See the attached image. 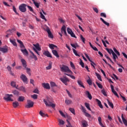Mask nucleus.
Masks as SVG:
<instances>
[{
  "instance_id": "nucleus-1",
  "label": "nucleus",
  "mask_w": 127,
  "mask_h": 127,
  "mask_svg": "<svg viewBox=\"0 0 127 127\" xmlns=\"http://www.w3.org/2000/svg\"><path fill=\"white\" fill-rule=\"evenodd\" d=\"M61 71L64 72V73H70L72 74L73 73L72 71L69 68V67L63 64L62 66L60 67Z\"/></svg>"
},
{
  "instance_id": "nucleus-2",
  "label": "nucleus",
  "mask_w": 127,
  "mask_h": 127,
  "mask_svg": "<svg viewBox=\"0 0 127 127\" xmlns=\"http://www.w3.org/2000/svg\"><path fill=\"white\" fill-rule=\"evenodd\" d=\"M43 102L45 103L46 107H52L53 109L55 108V104L52 103V102H51L49 99H47V101H46L45 99H44Z\"/></svg>"
},
{
  "instance_id": "nucleus-3",
  "label": "nucleus",
  "mask_w": 127,
  "mask_h": 127,
  "mask_svg": "<svg viewBox=\"0 0 127 127\" xmlns=\"http://www.w3.org/2000/svg\"><path fill=\"white\" fill-rule=\"evenodd\" d=\"M60 80L64 83L65 86L68 85L67 82H70L69 78L66 76H63V77H61Z\"/></svg>"
},
{
  "instance_id": "nucleus-4",
  "label": "nucleus",
  "mask_w": 127,
  "mask_h": 127,
  "mask_svg": "<svg viewBox=\"0 0 127 127\" xmlns=\"http://www.w3.org/2000/svg\"><path fill=\"white\" fill-rule=\"evenodd\" d=\"M26 6H27V5L26 4H21L19 7V9L22 12H25L26 11Z\"/></svg>"
},
{
  "instance_id": "nucleus-5",
  "label": "nucleus",
  "mask_w": 127,
  "mask_h": 127,
  "mask_svg": "<svg viewBox=\"0 0 127 127\" xmlns=\"http://www.w3.org/2000/svg\"><path fill=\"white\" fill-rule=\"evenodd\" d=\"M27 105H25V108L27 109L32 108V107H33V105H34V103L30 100H28L27 101Z\"/></svg>"
},
{
  "instance_id": "nucleus-6",
  "label": "nucleus",
  "mask_w": 127,
  "mask_h": 127,
  "mask_svg": "<svg viewBox=\"0 0 127 127\" xmlns=\"http://www.w3.org/2000/svg\"><path fill=\"white\" fill-rule=\"evenodd\" d=\"M0 51H1V52H2V53H7L8 51V47L6 46L2 48L0 47Z\"/></svg>"
},
{
  "instance_id": "nucleus-7",
  "label": "nucleus",
  "mask_w": 127,
  "mask_h": 127,
  "mask_svg": "<svg viewBox=\"0 0 127 127\" xmlns=\"http://www.w3.org/2000/svg\"><path fill=\"white\" fill-rule=\"evenodd\" d=\"M3 99L5 101H6V102H13V99H11V98L9 97L8 94H6L5 97H4Z\"/></svg>"
},
{
  "instance_id": "nucleus-8",
  "label": "nucleus",
  "mask_w": 127,
  "mask_h": 127,
  "mask_svg": "<svg viewBox=\"0 0 127 127\" xmlns=\"http://www.w3.org/2000/svg\"><path fill=\"white\" fill-rule=\"evenodd\" d=\"M46 31L48 33V36L50 38H53V35H52V33H51V31H50V29L48 27H47Z\"/></svg>"
},
{
  "instance_id": "nucleus-9",
  "label": "nucleus",
  "mask_w": 127,
  "mask_h": 127,
  "mask_svg": "<svg viewBox=\"0 0 127 127\" xmlns=\"http://www.w3.org/2000/svg\"><path fill=\"white\" fill-rule=\"evenodd\" d=\"M17 42L18 44H19L20 48L21 49H25V46H24V45L23 44L22 41H20V40H17Z\"/></svg>"
},
{
  "instance_id": "nucleus-10",
  "label": "nucleus",
  "mask_w": 127,
  "mask_h": 127,
  "mask_svg": "<svg viewBox=\"0 0 127 127\" xmlns=\"http://www.w3.org/2000/svg\"><path fill=\"white\" fill-rule=\"evenodd\" d=\"M20 78L22 80V81H23V82H24V83H26V82H27L28 79L25 75L21 74V75L20 76Z\"/></svg>"
},
{
  "instance_id": "nucleus-11",
  "label": "nucleus",
  "mask_w": 127,
  "mask_h": 127,
  "mask_svg": "<svg viewBox=\"0 0 127 127\" xmlns=\"http://www.w3.org/2000/svg\"><path fill=\"white\" fill-rule=\"evenodd\" d=\"M42 85L45 89H47V90H50V85H49V83H43Z\"/></svg>"
},
{
  "instance_id": "nucleus-12",
  "label": "nucleus",
  "mask_w": 127,
  "mask_h": 127,
  "mask_svg": "<svg viewBox=\"0 0 127 127\" xmlns=\"http://www.w3.org/2000/svg\"><path fill=\"white\" fill-rule=\"evenodd\" d=\"M43 55L45 56H47V57H49L50 58H52V56H51V54L48 51H45L43 53Z\"/></svg>"
},
{
  "instance_id": "nucleus-13",
  "label": "nucleus",
  "mask_w": 127,
  "mask_h": 127,
  "mask_svg": "<svg viewBox=\"0 0 127 127\" xmlns=\"http://www.w3.org/2000/svg\"><path fill=\"white\" fill-rule=\"evenodd\" d=\"M16 89H17V90H19V91H21L22 92H23L24 93L26 92V90L25 89V87H24L23 86H21V87H20L19 88L16 87Z\"/></svg>"
},
{
  "instance_id": "nucleus-14",
  "label": "nucleus",
  "mask_w": 127,
  "mask_h": 127,
  "mask_svg": "<svg viewBox=\"0 0 127 127\" xmlns=\"http://www.w3.org/2000/svg\"><path fill=\"white\" fill-rule=\"evenodd\" d=\"M21 52L23 53L24 55L25 56H28V51H27V50L26 49H21Z\"/></svg>"
},
{
  "instance_id": "nucleus-15",
  "label": "nucleus",
  "mask_w": 127,
  "mask_h": 127,
  "mask_svg": "<svg viewBox=\"0 0 127 127\" xmlns=\"http://www.w3.org/2000/svg\"><path fill=\"white\" fill-rule=\"evenodd\" d=\"M85 94L86 95V96H87V98H88L89 100H92L93 97H92V95L91 94V93H90V92H89L88 91H86L85 92Z\"/></svg>"
},
{
  "instance_id": "nucleus-16",
  "label": "nucleus",
  "mask_w": 127,
  "mask_h": 127,
  "mask_svg": "<svg viewBox=\"0 0 127 127\" xmlns=\"http://www.w3.org/2000/svg\"><path fill=\"white\" fill-rule=\"evenodd\" d=\"M21 62L23 66H24L25 68H26V67L27 66V64H26V61H25V60L23 59H22L21 60Z\"/></svg>"
},
{
  "instance_id": "nucleus-17",
  "label": "nucleus",
  "mask_w": 127,
  "mask_h": 127,
  "mask_svg": "<svg viewBox=\"0 0 127 127\" xmlns=\"http://www.w3.org/2000/svg\"><path fill=\"white\" fill-rule=\"evenodd\" d=\"M61 32L62 33H64V35H67V32H66V27L65 25H64L61 29Z\"/></svg>"
},
{
  "instance_id": "nucleus-18",
  "label": "nucleus",
  "mask_w": 127,
  "mask_h": 127,
  "mask_svg": "<svg viewBox=\"0 0 127 127\" xmlns=\"http://www.w3.org/2000/svg\"><path fill=\"white\" fill-rule=\"evenodd\" d=\"M33 46L35 47L36 49L38 51H41V48L39 46V44H33Z\"/></svg>"
},
{
  "instance_id": "nucleus-19",
  "label": "nucleus",
  "mask_w": 127,
  "mask_h": 127,
  "mask_svg": "<svg viewBox=\"0 0 127 127\" xmlns=\"http://www.w3.org/2000/svg\"><path fill=\"white\" fill-rule=\"evenodd\" d=\"M9 40L10 42L11 43L13 46H15V47H17V44H16V42H15V39L11 40V39H9Z\"/></svg>"
},
{
  "instance_id": "nucleus-20",
  "label": "nucleus",
  "mask_w": 127,
  "mask_h": 127,
  "mask_svg": "<svg viewBox=\"0 0 127 127\" xmlns=\"http://www.w3.org/2000/svg\"><path fill=\"white\" fill-rule=\"evenodd\" d=\"M96 101L97 102V104L99 106V107L100 108V109H103V105H102V102H101V101H100L98 99H96Z\"/></svg>"
},
{
  "instance_id": "nucleus-21",
  "label": "nucleus",
  "mask_w": 127,
  "mask_h": 127,
  "mask_svg": "<svg viewBox=\"0 0 127 127\" xmlns=\"http://www.w3.org/2000/svg\"><path fill=\"white\" fill-rule=\"evenodd\" d=\"M52 53L55 56H56V57L59 58V55H58V52H57V51L54 50L52 51Z\"/></svg>"
},
{
  "instance_id": "nucleus-22",
  "label": "nucleus",
  "mask_w": 127,
  "mask_h": 127,
  "mask_svg": "<svg viewBox=\"0 0 127 127\" xmlns=\"http://www.w3.org/2000/svg\"><path fill=\"white\" fill-rule=\"evenodd\" d=\"M100 20H101V21H102V22H103V23L104 24H105V25H107V26H110V23L107 22L106 21H105V20H104V19H103V18L101 17L100 18Z\"/></svg>"
},
{
  "instance_id": "nucleus-23",
  "label": "nucleus",
  "mask_w": 127,
  "mask_h": 127,
  "mask_svg": "<svg viewBox=\"0 0 127 127\" xmlns=\"http://www.w3.org/2000/svg\"><path fill=\"white\" fill-rule=\"evenodd\" d=\"M49 46L50 48V49H54V48H58L57 46L53 44H51L49 45Z\"/></svg>"
},
{
  "instance_id": "nucleus-24",
  "label": "nucleus",
  "mask_w": 127,
  "mask_h": 127,
  "mask_svg": "<svg viewBox=\"0 0 127 127\" xmlns=\"http://www.w3.org/2000/svg\"><path fill=\"white\" fill-rule=\"evenodd\" d=\"M19 106V103L17 101H15L13 103V108H17Z\"/></svg>"
},
{
  "instance_id": "nucleus-25",
  "label": "nucleus",
  "mask_w": 127,
  "mask_h": 127,
  "mask_svg": "<svg viewBox=\"0 0 127 127\" xmlns=\"http://www.w3.org/2000/svg\"><path fill=\"white\" fill-rule=\"evenodd\" d=\"M77 83L78 85L80 86V87H81L82 88H85V86H84V84H83L82 81L77 80Z\"/></svg>"
},
{
  "instance_id": "nucleus-26",
  "label": "nucleus",
  "mask_w": 127,
  "mask_h": 127,
  "mask_svg": "<svg viewBox=\"0 0 127 127\" xmlns=\"http://www.w3.org/2000/svg\"><path fill=\"white\" fill-rule=\"evenodd\" d=\"M39 115L41 116V117H43V118H45L46 117H48V115L47 114H46L42 112V111H40L39 112Z\"/></svg>"
},
{
  "instance_id": "nucleus-27",
  "label": "nucleus",
  "mask_w": 127,
  "mask_h": 127,
  "mask_svg": "<svg viewBox=\"0 0 127 127\" xmlns=\"http://www.w3.org/2000/svg\"><path fill=\"white\" fill-rule=\"evenodd\" d=\"M25 100V97L24 96H19L17 101L18 102H23V101H24Z\"/></svg>"
},
{
  "instance_id": "nucleus-28",
  "label": "nucleus",
  "mask_w": 127,
  "mask_h": 127,
  "mask_svg": "<svg viewBox=\"0 0 127 127\" xmlns=\"http://www.w3.org/2000/svg\"><path fill=\"white\" fill-rule=\"evenodd\" d=\"M71 103H72V100L70 99L65 100V104H66V105H71Z\"/></svg>"
},
{
  "instance_id": "nucleus-29",
  "label": "nucleus",
  "mask_w": 127,
  "mask_h": 127,
  "mask_svg": "<svg viewBox=\"0 0 127 127\" xmlns=\"http://www.w3.org/2000/svg\"><path fill=\"white\" fill-rule=\"evenodd\" d=\"M82 125L83 127H87V126H88V122L86 121H83L82 122Z\"/></svg>"
},
{
  "instance_id": "nucleus-30",
  "label": "nucleus",
  "mask_w": 127,
  "mask_h": 127,
  "mask_svg": "<svg viewBox=\"0 0 127 127\" xmlns=\"http://www.w3.org/2000/svg\"><path fill=\"white\" fill-rule=\"evenodd\" d=\"M25 69L26 70V72H27V74H28V75H29V76H31V72H30V71H31L30 68L26 67Z\"/></svg>"
},
{
  "instance_id": "nucleus-31",
  "label": "nucleus",
  "mask_w": 127,
  "mask_h": 127,
  "mask_svg": "<svg viewBox=\"0 0 127 127\" xmlns=\"http://www.w3.org/2000/svg\"><path fill=\"white\" fill-rule=\"evenodd\" d=\"M95 74H96V76H97V78L98 79V80H99V81L102 82L103 81V80L102 79V77H101V75H100L99 73H98L97 72L95 73Z\"/></svg>"
},
{
  "instance_id": "nucleus-32",
  "label": "nucleus",
  "mask_w": 127,
  "mask_h": 127,
  "mask_svg": "<svg viewBox=\"0 0 127 127\" xmlns=\"http://www.w3.org/2000/svg\"><path fill=\"white\" fill-rule=\"evenodd\" d=\"M107 101L109 106H110L112 109H114V104H113V102H111L109 100H108Z\"/></svg>"
},
{
  "instance_id": "nucleus-33",
  "label": "nucleus",
  "mask_w": 127,
  "mask_h": 127,
  "mask_svg": "<svg viewBox=\"0 0 127 127\" xmlns=\"http://www.w3.org/2000/svg\"><path fill=\"white\" fill-rule=\"evenodd\" d=\"M109 53V54L111 55V54H113V52H114V51H113L112 49L106 48L105 49Z\"/></svg>"
},
{
  "instance_id": "nucleus-34",
  "label": "nucleus",
  "mask_w": 127,
  "mask_h": 127,
  "mask_svg": "<svg viewBox=\"0 0 127 127\" xmlns=\"http://www.w3.org/2000/svg\"><path fill=\"white\" fill-rule=\"evenodd\" d=\"M85 106L86 108H87V109L89 110V111H92L91 110V108H90V104L89 103H85Z\"/></svg>"
},
{
  "instance_id": "nucleus-35",
  "label": "nucleus",
  "mask_w": 127,
  "mask_h": 127,
  "mask_svg": "<svg viewBox=\"0 0 127 127\" xmlns=\"http://www.w3.org/2000/svg\"><path fill=\"white\" fill-rule=\"evenodd\" d=\"M113 50H114V52H115V53H116V54L118 56H120L121 55V54H120V52L119 51H118V50H117V49H116V48H113Z\"/></svg>"
},
{
  "instance_id": "nucleus-36",
  "label": "nucleus",
  "mask_w": 127,
  "mask_h": 127,
  "mask_svg": "<svg viewBox=\"0 0 127 127\" xmlns=\"http://www.w3.org/2000/svg\"><path fill=\"white\" fill-rule=\"evenodd\" d=\"M12 93L14 95H15V96H19V92L16 90L13 91Z\"/></svg>"
},
{
  "instance_id": "nucleus-37",
  "label": "nucleus",
  "mask_w": 127,
  "mask_h": 127,
  "mask_svg": "<svg viewBox=\"0 0 127 127\" xmlns=\"http://www.w3.org/2000/svg\"><path fill=\"white\" fill-rule=\"evenodd\" d=\"M112 54L113 55V60H114L115 62H117V61L116 60V57H117V55L114 52H112Z\"/></svg>"
},
{
  "instance_id": "nucleus-38",
  "label": "nucleus",
  "mask_w": 127,
  "mask_h": 127,
  "mask_svg": "<svg viewBox=\"0 0 127 127\" xmlns=\"http://www.w3.org/2000/svg\"><path fill=\"white\" fill-rule=\"evenodd\" d=\"M11 86L12 87H13L14 88H17L18 87V85H17V87H16V84H15V82L14 81H12L11 82Z\"/></svg>"
},
{
  "instance_id": "nucleus-39",
  "label": "nucleus",
  "mask_w": 127,
  "mask_h": 127,
  "mask_svg": "<svg viewBox=\"0 0 127 127\" xmlns=\"http://www.w3.org/2000/svg\"><path fill=\"white\" fill-rule=\"evenodd\" d=\"M50 84H51V87H52V88H53V87H57V85L54 82L52 81L50 82Z\"/></svg>"
},
{
  "instance_id": "nucleus-40",
  "label": "nucleus",
  "mask_w": 127,
  "mask_h": 127,
  "mask_svg": "<svg viewBox=\"0 0 127 127\" xmlns=\"http://www.w3.org/2000/svg\"><path fill=\"white\" fill-rule=\"evenodd\" d=\"M40 13L41 14V18H42V19H44V20L47 21V20L45 18V16H44V15H43V13H42V12H40Z\"/></svg>"
},
{
  "instance_id": "nucleus-41",
  "label": "nucleus",
  "mask_w": 127,
  "mask_h": 127,
  "mask_svg": "<svg viewBox=\"0 0 127 127\" xmlns=\"http://www.w3.org/2000/svg\"><path fill=\"white\" fill-rule=\"evenodd\" d=\"M59 123L60 126H61V125H64V124H65V122H64V121L61 119L59 120Z\"/></svg>"
},
{
  "instance_id": "nucleus-42",
  "label": "nucleus",
  "mask_w": 127,
  "mask_h": 127,
  "mask_svg": "<svg viewBox=\"0 0 127 127\" xmlns=\"http://www.w3.org/2000/svg\"><path fill=\"white\" fill-rule=\"evenodd\" d=\"M52 68V63H50L49 65L46 67L47 70H50V69H51Z\"/></svg>"
},
{
  "instance_id": "nucleus-43",
  "label": "nucleus",
  "mask_w": 127,
  "mask_h": 127,
  "mask_svg": "<svg viewBox=\"0 0 127 127\" xmlns=\"http://www.w3.org/2000/svg\"><path fill=\"white\" fill-rule=\"evenodd\" d=\"M34 4H35V6L37 8H39V3L34 1L33 2Z\"/></svg>"
},
{
  "instance_id": "nucleus-44",
  "label": "nucleus",
  "mask_w": 127,
  "mask_h": 127,
  "mask_svg": "<svg viewBox=\"0 0 127 127\" xmlns=\"http://www.w3.org/2000/svg\"><path fill=\"white\" fill-rule=\"evenodd\" d=\"M73 52L74 53V54L75 55V56H78V57H80V55L79 54H78V53H77V51H76V50L73 49Z\"/></svg>"
},
{
  "instance_id": "nucleus-45",
  "label": "nucleus",
  "mask_w": 127,
  "mask_h": 127,
  "mask_svg": "<svg viewBox=\"0 0 127 127\" xmlns=\"http://www.w3.org/2000/svg\"><path fill=\"white\" fill-rule=\"evenodd\" d=\"M101 93L104 95V96H105V97H107V93H106V90L105 89H103L101 90Z\"/></svg>"
},
{
  "instance_id": "nucleus-46",
  "label": "nucleus",
  "mask_w": 127,
  "mask_h": 127,
  "mask_svg": "<svg viewBox=\"0 0 127 127\" xmlns=\"http://www.w3.org/2000/svg\"><path fill=\"white\" fill-rule=\"evenodd\" d=\"M32 56L33 57H31V58H34V60H35V61H36L37 60H38V59H37V57L36 56V55H35L34 54V53H32Z\"/></svg>"
},
{
  "instance_id": "nucleus-47",
  "label": "nucleus",
  "mask_w": 127,
  "mask_h": 127,
  "mask_svg": "<svg viewBox=\"0 0 127 127\" xmlns=\"http://www.w3.org/2000/svg\"><path fill=\"white\" fill-rule=\"evenodd\" d=\"M28 9H29L30 11H31V12H34V11H33V8H32V6H30L29 5H27Z\"/></svg>"
},
{
  "instance_id": "nucleus-48",
  "label": "nucleus",
  "mask_w": 127,
  "mask_h": 127,
  "mask_svg": "<svg viewBox=\"0 0 127 127\" xmlns=\"http://www.w3.org/2000/svg\"><path fill=\"white\" fill-rule=\"evenodd\" d=\"M64 75H66V76H68L69 77L71 78V79H75V76H74V75H71L66 73H64Z\"/></svg>"
},
{
  "instance_id": "nucleus-49",
  "label": "nucleus",
  "mask_w": 127,
  "mask_h": 127,
  "mask_svg": "<svg viewBox=\"0 0 127 127\" xmlns=\"http://www.w3.org/2000/svg\"><path fill=\"white\" fill-rule=\"evenodd\" d=\"M96 84L100 89H103V85H102V84L99 83L98 82H96Z\"/></svg>"
},
{
  "instance_id": "nucleus-50",
  "label": "nucleus",
  "mask_w": 127,
  "mask_h": 127,
  "mask_svg": "<svg viewBox=\"0 0 127 127\" xmlns=\"http://www.w3.org/2000/svg\"><path fill=\"white\" fill-rule=\"evenodd\" d=\"M69 111H70L72 114L75 115V110L73 108H69Z\"/></svg>"
},
{
  "instance_id": "nucleus-51",
  "label": "nucleus",
  "mask_w": 127,
  "mask_h": 127,
  "mask_svg": "<svg viewBox=\"0 0 127 127\" xmlns=\"http://www.w3.org/2000/svg\"><path fill=\"white\" fill-rule=\"evenodd\" d=\"M31 98H32V99H34V100H36L38 98V95L37 94H34L33 95H31Z\"/></svg>"
},
{
  "instance_id": "nucleus-52",
  "label": "nucleus",
  "mask_w": 127,
  "mask_h": 127,
  "mask_svg": "<svg viewBox=\"0 0 127 127\" xmlns=\"http://www.w3.org/2000/svg\"><path fill=\"white\" fill-rule=\"evenodd\" d=\"M100 16L102 17H105V18H107V15L106 14V13H104V12H102L100 13Z\"/></svg>"
},
{
  "instance_id": "nucleus-53",
  "label": "nucleus",
  "mask_w": 127,
  "mask_h": 127,
  "mask_svg": "<svg viewBox=\"0 0 127 127\" xmlns=\"http://www.w3.org/2000/svg\"><path fill=\"white\" fill-rule=\"evenodd\" d=\"M66 122L67 123V125H66V127H72V125H71V123H70V122L68 121V120H66Z\"/></svg>"
},
{
  "instance_id": "nucleus-54",
  "label": "nucleus",
  "mask_w": 127,
  "mask_h": 127,
  "mask_svg": "<svg viewBox=\"0 0 127 127\" xmlns=\"http://www.w3.org/2000/svg\"><path fill=\"white\" fill-rule=\"evenodd\" d=\"M89 79L87 80L88 84H89L90 86L92 85V80L90 78V77H88Z\"/></svg>"
},
{
  "instance_id": "nucleus-55",
  "label": "nucleus",
  "mask_w": 127,
  "mask_h": 127,
  "mask_svg": "<svg viewBox=\"0 0 127 127\" xmlns=\"http://www.w3.org/2000/svg\"><path fill=\"white\" fill-rule=\"evenodd\" d=\"M81 110L83 112V113H84V114H86V113H87V110H86V109L85 108V107L81 106Z\"/></svg>"
},
{
  "instance_id": "nucleus-56",
  "label": "nucleus",
  "mask_w": 127,
  "mask_h": 127,
  "mask_svg": "<svg viewBox=\"0 0 127 127\" xmlns=\"http://www.w3.org/2000/svg\"><path fill=\"white\" fill-rule=\"evenodd\" d=\"M105 56L106 57V58H107V59H108V60H110V62H111L112 64H114V62H113V61L111 59V58H109V57H108L107 55H105Z\"/></svg>"
},
{
  "instance_id": "nucleus-57",
  "label": "nucleus",
  "mask_w": 127,
  "mask_h": 127,
  "mask_svg": "<svg viewBox=\"0 0 127 127\" xmlns=\"http://www.w3.org/2000/svg\"><path fill=\"white\" fill-rule=\"evenodd\" d=\"M12 7L13 10L15 12V13H16V14H18V13L17 12V11H16V8H15V6H14V5H13Z\"/></svg>"
},
{
  "instance_id": "nucleus-58",
  "label": "nucleus",
  "mask_w": 127,
  "mask_h": 127,
  "mask_svg": "<svg viewBox=\"0 0 127 127\" xmlns=\"http://www.w3.org/2000/svg\"><path fill=\"white\" fill-rule=\"evenodd\" d=\"M80 39H81L82 42L85 44V41L86 40V39H85V38H83L82 35H80Z\"/></svg>"
},
{
  "instance_id": "nucleus-59",
  "label": "nucleus",
  "mask_w": 127,
  "mask_h": 127,
  "mask_svg": "<svg viewBox=\"0 0 127 127\" xmlns=\"http://www.w3.org/2000/svg\"><path fill=\"white\" fill-rule=\"evenodd\" d=\"M93 10L96 12V13H99V10L98 9V8L97 7H93Z\"/></svg>"
},
{
  "instance_id": "nucleus-60",
  "label": "nucleus",
  "mask_w": 127,
  "mask_h": 127,
  "mask_svg": "<svg viewBox=\"0 0 127 127\" xmlns=\"http://www.w3.org/2000/svg\"><path fill=\"white\" fill-rule=\"evenodd\" d=\"M64 118L65 119H67L66 120H67V121H69V120H71V117H70V116H69L68 115H65Z\"/></svg>"
},
{
  "instance_id": "nucleus-61",
  "label": "nucleus",
  "mask_w": 127,
  "mask_h": 127,
  "mask_svg": "<svg viewBox=\"0 0 127 127\" xmlns=\"http://www.w3.org/2000/svg\"><path fill=\"white\" fill-rule=\"evenodd\" d=\"M66 93H67V94H68V96L69 97V98H73V97L72 96V94H71L70 92L69 91H68L67 90H66Z\"/></svg>"
},
{
  "instance_id": "nucleus-62",
  "label": "nucleus",
  "mask_w": 127,
  "mask_h": 127,
  "mask_svg": "<svg viewBox=\"0 0 127 127\" xmlns=\"http://www.w3.org/2000/svg\"><path fill=\"white\" fill-rule=\"evenodd\" d=\"M70 66L72 69H75V65H74V64L72 63V62H70Z\"/></svg>"
},
{
  "instance_id": "nucleus-63",
  "label": "nucleus",
  "mask_w": 127,
  "mask_h": 127,
  "mask_svg": "<svg viewBox=\"0 0 127 127\" xmlns=\"http://www.w3.org/2000/svg\"><path fill=\"white\" fill-rule=\"evenodd\" d=\"M67 32L68 33V34H70L71 32H72V30L71 29L67 28Z\"/></svg>"
},
{
  "instance_id": "nucleus-64",
  "label": "nucleus",
  "mask_w": 127,
  "mask_h": 127,
  "mask_svg": "<svg viewBox=\"0 0 127 127\" xmlns=\"http://www.w3.org/2000/svg\"><path fill=\"white\" fill-rule=\"evenodd\" d=\"M84 114H85V116L86 117H87V118H91V115H90V114H89L87 112L84 113Z\"/></svg>"
}]
</instances>
